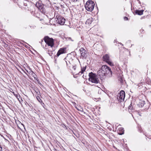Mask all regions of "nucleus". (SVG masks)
<instances>
[{"label":"nucleus","mask_w":151,"mask_h":151,"mask_svg":"<svg viewBox=\"0 0 151 151\" xmlns=\"http://www.w3.org/2000/svg\"><path fill=\"white\" fill-rule=\"evenodd\" d=\"M97 74L102 80L106 77H111L112 75V72L109 67L106 65H103L100 69L98 71Z\"/></svg>","instance_id":"nucleus-1"},{"label":"nucleus","mask_w":151,"mask_h":151,"mask_svg":"<svg viewBox=\"0 0 151 151\" xmlns=\"http://www.w3.org/2000/svg\"><path fill=\"white\" fill-rule=\"evenodd\" d=\"M89 76L88 80L89 81L95 83H98L99 82L97 76L95 74L91 72L89 73Z\"/></svg>","instance_id":"nucleus-2"},{"label":"nucleus","mask_w":151,"mask_h":151,"mask_svg":"<svg viewBox=\"0 0 151 151\" xmlns=\"http://www.w3.org/2000/svg\"><path fill=\"white\" fill-rule=\"evenodd\" d=\"M95 3L92 1H89L87 2L85 6L86 9L89 12L92 11L94 7Z\"/></svg>","instance_id":"nucleus-3"},{"label":"nucleus","mask_w":151,"mask_h":151,"mask_svg":"<svg viewBox=\"0 0 151 151\" xmlns=\"http://www.w3.org/2000/svg\"><path fill=\"white\" fill-rule=\"evenodd\" d=\"M44 39L46 44L48 46H50L51 47H52L54 45L53 39L48 36L45 37Z\"/></svg>","instance_id":"nucleus-4"},{"label":"nucleus","mask_w":151,"mask_h":151,"mask_svg":"<svg viewBox=\"0 0 151 151\" xmlns=\"http://www.w3.org/2000/svg\"><path fill=\"white\" fill-rule=\"evenodd\" d=\"M125 97V92L124 91L122 90L120 91V93L117 96V98L120 102H121L124 100Z\"/></svg>","instance_id":"nucleus-5"},{"label":"nucleus","mask_w":151,"mask_h":151,"mask_svg":"<svg viewBox=\"0 0 151 151\" xmlns=\"http://www.w3.org/2000/svg\"><path fill=\"white\" fill-rule=\"evenodd\" d=\"M57 17V19L56 21L57 22V23L58 24L61 25H63L64 24L65 21V18L60 16H58V17Z\"/></svg>","instance_id":"nucleus-6"},{"label":"nucleus","mask_w":151,"mask_h":151,"mask_svg":"<svg viewBox=\"0 0 151 151\" xmlns=\"http://www.w3.org/2000/svg\"><path fill=\"white\" fill-rule=\"evenodd\" d=\"M79 51L81 54V58L86 59V54L87 53L86 50L84 48L82 47L80 49Z\"/></svg>","instance_id":"nucleus-7"},{"label":"nucleus","mask_w":151,"mask_h":151,"mask_svg":"<svg viewBox=\"0 0 151 151\" xmlns=\"http://www.w3.org/2000/svg\"><path fill=\"white\" fill-rule=\"evenodd\" d=\"M104 61L107 63L109 65H112V62L109 59V57L107 54H106L104 55L103 57Z\"/></svg>","instance_id":"nucleus-8"},{"label":"nucleus","mask_w":151,"mask_h":151,"mask_svg":"<svg viewBox=\"0 0 151 151\" xmlns=\"http://www.w3.org/2000/svg\"><path fill=\"white\" fill-rule=\"evenodd\" d=\"M66 52V48H60L58 51L57 55L58 56H59L61 54L63 53H65Z\"/></svg>","instance_id":"nucleus-9"},{"label":"nucleus","mask_w":151,"mask_h":151,"mask_svg":"<svg viewBox=\"0 0 151 151\" xmlns=\"http://www.w3.org/2000/svg\"><path fill=\"white\" fill-rule=\"evenodd\" d=\"M36 6L40 10H42V12H44L43 10L44 8L43 5L40 2H37L36 4Z\"/></svg>","instance_id":"nucleus-10"},{"label":"nucleus","mask_w":151,"mask_h":151,"mask_svg":"<svg viewBox=\"0 0 151 151\" xmlns=\"http://www.w3.org/2000/svg\"><path fill=\"white\" fill-rule=\"evenodd\" d=\"M13 93L15 96L17 98L20 103H21V101H23L21 96L19 94L18 95V94H15L14 92H13Z\"/></svg>","instance_id":"nucleus-11"},{"label":"nucleus","mask_w":151,"mask_h":151,"mask_svg":"<svg viewBox=\"0 0 151 151\" xmlns=\"http://www.w3.org/2000/svg\"><path fill=\"white\" fill-rule=\"evenodd\" d=\"M145 104V102L143 100H140L138 104V105L140 107H143Z\"/></svg>","instance_id":"nucleus-12"},{"label":"nucleus","mask_w":151,"mask_h":151,"mask_svg":"<svg viewBox=\"0 0 151 151\" xmlns=\"http://www.w3.org/2000/svg\"><path fill=\"white\" fill-rule=\"evenodd\" d=\"M119 131V132H118V134L120 135H122L124 134V128L122 127H120L117 130V131Z\"/></svg>","instance_id":"nucleus-13"},{"label":"nucleus","mask_w":151,"mask_h":151,"mask_svg":"<svg viewBox=\"0 0 151 151\" xmlns=\"http://www.w3.org/2000/svg\"><path fill=\"white\" fill-rule=\"evenodd\" d=\"M143 11H144L143 10H136L135 13L138 15H141L143 14Z\"/></svg>","instance_id":"nucleus-14"},{"label":"nucleus","mask_w":151,"mask_h":151,"mask_svg":"<svg viewBox=\"0 0 151 151\" xmlns=\"http://www.w3.org/2000/svg\"><path fill=\"white\" fill-rule=\"evenodd\" d=\"M92 21L93 18H89L86 21V24H90L92 22Z\"/></svg>","instance_id":"nucleus-15"},{"label":"nucleus","mask_w":151,"mask_h":151,"mask_svg":"<svg viewBox=\"0 0 151 151\" xmlns=\"http://www.w3.org/2000/svg\"><path fill=\"white\" fill-rule=\"evenodd\" d=\"M31 74L32 75V77H33L35 79H37L36 78L37 76L36 75V74L33 71L32 72V73H31Z\"/></svg>","instance_id":"nucleus-16"},{"label":"nucleus","mask_w":151,"mask_h":151,"mask_svg":"<svg viewBox=\"0 0 151 151\" xmlns=\"http://www.w3.org/2000/svg\"><path fill=\"white\" fill-rule=\"evenodd\" d=\"M76 108L79 111H80L82 112H83V109L81 107L79 106L78 107H76Z\"/></svg>","instance_id":"nucleus-17"},{"label":"nucleus","mask_w":151,"mask_h":151,"mask_svg":"<svg viewBox=\"0 0 151 151\" xmlns=\"http://www.w3.org/2000/svg\"><path fill=\"white\" fill-rule=\"evenodd\" d=\"M86 69V67H83V68H82L81 69V71L79 73V74L80 73H81V74H82L83 73V72L85 71Z\"/></svg>","instance_id":"nucleus-18"},{"label":"nucleus","mask_w":151,"mask_h":151,"mask_svg":"<svg viewBox=\"0 0 151 151\" xmlns=\"http://www.w3.org/2000/svg\"><path fill=\"white\" fill-rule=\"evenodd\" d=\"M25 69H24V70L22 69L21 68V70L24 73L26 74L28 76H29V75L27 74V73L26 71L25 70Z\"/></svg>","instance_id":"nucleus-19"},{"label":"nucleus","mask_w":151,"mask_h":151,"mask_svg":"<svg viewBox=\"0 0 151 151\" xmlns=\"http://www.w3.org/2000/svg\"><path fill=\"white\" fill-rule=\"evenodd\" d=\"M36 98H37V100L39 102L41 103V101H41V99H40V97L39 96H37Z\"/></svg>","instance_id":"nucleus-20"},{"label":"nucleus","mask_w":151,"mask_h":151,"mask_svg":"<svg viewBox=\"0 0 151 151\" xmlns=\"http://www.w3.org/2000/svg\"><path fill=\"white\" fill-rule=\"evenodd\" d=\"M128 109L129 112H130V110L131 111L132 109V107L131 104L129 106Z\"/></svg>","instance_id":"nucleus-21"},{"label":"nucleus","mask_w":151,"mask_h":151,"mask_svg":"<svg viewBox=\"0 0 151 151\" xmlns=\"http://www.w3.org/2000/svg\"><path fill=\"white\" fill-rule=\"evenodd\" d=\"M25 70L26 72L29 74H31L32 73V71L31 70H29V71L27 70L26 69H25Z\"/></svg>","instance_id":"nucleus-22"},{"label":"nucleus","mask_w":151,"mask_h":151,"mask_svg":"<svg viewBox=\"0 0 151 151\" xmlns=\"http://www.w3.org/2000/svg\"><path fill=\"white\" fill-rule=\"evenodd\" d=\"M21 68H20V69H17V70L19 71L22 74H23L22 72H23L21 70Z\"/></svg>","instance_id":"nucleus-23"},{"label":"nucleus","mask_w":151,"mask_h":151,"mask_svg":"<svg viewBox=\"0 0 151 151\" xmlns=\"http://www.w3.org/2000/svg\"><path fill=\"white\" fill-rule=\"evenodd\" d=\"M66 63V64H67V66H68V65H69V64H70V62L69 61H65Z\"/></svg>","instance_id":"nucleus-24"},{"label":"nucleus","mask_w":151,"mask_h":151,"mask_svg":"<svg viewBox=\"0 0 151 151\" xmlns=\"http://www.w3.org/2000/svg\"><path fill=\"white\" fill-rule=\"evenodd\" d=\"M124 19L125 20H128V18L126 17H124Z\"/></svg>","instance_id":"nucleus-25"},{"label":"nucleus","mask_w":151,"mask_h":151,"mask_svg":"<svg viewBox=\"0 0 151 151\" xmlns=\"http://www.w3.org/2000/svg\"><path fill=\"white\" fill-rule=\"evenodd\" d=\"M73 68L74 70H75L76 69V66H73Z\"/></svg>","instance_id":"nucleus-26"},{"label":"nucleus","mask_w":151,"mask_h":151,"mask_svg":"<svg viewBox=\"0 0 151 151\" xmlns=\"http://www.w3.org/2000/svg\"><path fill=\"white\" fill-rule=\"evenodd\" d=\"M40 103L42 106H43V105H44V103L42 102V101H41Z\"/></svg>","instance_id":"nucleus-27"},{"label":"nucleus","mask_w":151,"mask_h":151,"mask_svg":"<svg viewBox=\"0 0 151 151\" xmlns=\"http://www.w3.org/2000/svg\"><path fill=\"white\" fill-rule=\"evenodd\" d=\"M2 150V148L1 147V146L0 145V151Z\"/></svg>","instance_id":"nucleus-28"},{"label":"nucleus","mask_w":151,"mask_h":151,"mask_svg":"<svg viewBox=\"0 0 151 151\" xmlns=\"http://www.w3.org/2000/svg\"><path fill=\"white\" fill-rule=\"evenodd\" d=\"M68 39H69V40H71L72 41H73V40H72L71 39V38L70 37H69V38H68Z\"/></svg>","instance_id":"nucleus-29"},{"label":"nucleus","mask_w":151,"mask_h":151,"mask_svg":"<svg viewBox=\"0 0 151 151\" xmlns=\"http://www.w3.org/2000/svg\"><path fill=\"white\" fill-rule=\"evenodd\" d=\"M43 42V40H42V42Z\"/></svg>","instance_id":"nucleus-30"}]
</instances>
